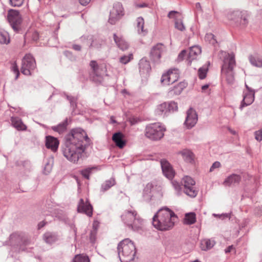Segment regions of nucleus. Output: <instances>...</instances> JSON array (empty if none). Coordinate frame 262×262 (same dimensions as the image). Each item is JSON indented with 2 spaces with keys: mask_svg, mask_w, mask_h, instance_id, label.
Segmentation results:
<instances>
[{
  "mask_svg": "<svg viewBox=\"0 0 262 262\" xmlns=\"http://www.w3.org/2000/svg\"><path fill=\"white\" fill-rule=\"evenodd\" d=\"M64 139L63 156L70 162L77 163L90 143V139L84 130L77 128L72 129Z\"/></svg>",
  "mask_w": 262,
  "mask_h": 262,
  "instance_id": "nucleus-1",
  "label": "nucleus"
},
{
  "mask_svg": "<svg viewBox=\"0 0 262 262\" xmlns=\"http://www.w3.org/2000/svg\"><path fill=\"white\" fill-rule=\"evenodd\" d=\"M177 219L173 211L167 207H163L154 216L152 225L159 230H168L173 228Z\"/></svg>",
  "mask_w": 262,
  "mask_h": 262,
  "instance_id": "nucleus-2",
  "label": "nucleus"
},
{
  "mask_svg": "<svg viewBox=\"0 0 262 262\" xmlns=\"http://www.w3.org/2000/svg\"><path fill=\"white\" fill-rule=\"evenodd\" d=\"M219 56L221 58H223L221 68L222 76L226 78L229 84H232L234 81L233 69L236 64L234 55L221 51Z\"/></svg>",
  "mask_w": 262,
  "mask_h": 262,
  "instance_id": "nucleus-3",
  "label": "nucleus"
},
{
  "mask_svg": "<svg viewBox=\"0 0 262 262\" xmlns=\"http://www.w3.org/2000/svg\"><path fill=\"white\" fill-rule=\"evenodd\" d=\"M118 252L121 262H131L135 256V246L129 239L126 238L118 244Z\"/></svg>",
  "mask_w": 262,
  "mask_h": 262,
  "instance_id": "nucleus-4",
  "label": "nucleus"
},
{
  "mask_svg": "<svg viewBox=\"0 0 262 262\" xmlns=\"http://www.w3.org/2000/svg\"><path fill=\"white\" fill-rule=\"evenodd\" d=\"M121 217L124 224L133 231H139L143 227V220L135 210H125Z\"/></svg>",
  "mask_w": 262,
  "mask_h": 262,
  "instance_id": "nucleus-5",
  "label": "nucleus"
},
{
  "mask_svg": "<svg viewBox=\"0 0 262 262\" xmlns=\"http://www.w3.org/2000/svg\"><path fill=\"white\" fill-rule=\"evenodd\" d=\"M227 18L231 23L237 27L245 28L248 24L249 14L245 10H233L227 15Z\"/></svg>",
  "mask_w": 262,
  "mask_h": 262,
  "instance_id": "nucleus-6",
  "label": "nucleus"
},
{
  "mask_svg": "<svg viewBox=\"0 0 262 262\" xmlns=\"http://www.w3.org/2000/svg\"><path fill=\"white\" fill-rule=\"evenodd\" d=\"M164 127L159 122L147 125L145 129V136L148 139L156 141L164 136Z\"/></svg>",
  "mask_w": 262,
  "mask_h": 262,
  "instance_id": "nucleus-7",
  "label": "nucleus"
},
{
  "mask_svg": "<svg viewBox=\"0 0 262 262\" xmlns=\"http://www.w3.org/2000/svg\"><path fill=\"white\" fill-rule=\"evenodd\" d=\"M201 53V49L199 46H194L190 48L188 53L187 54L186 50H184L179 54L178 60L181 61L187 55L186 61L188 65H190L192 61L195 59L197 56Z\"/></svg>",
  "mask_w": 262,
  "mask_h": 262,
  "instance_id": "nucleus-8",
  "label": "nucleus"
},
{
  "mask_svg": "<svg viewBox=\"0 0 262 262\" xmlns=\"http://www.w3.org/2000/svg\"><path fill=\"white\" fill-rule=\"evenodd\" d=\"M124 15V12L122 5L119 3H115L110 11L108 21L111 25H115L121 19Z\"/></svg>",
  "mask_w": 262,
  "mask_h": 262,
  "instance_id": "nucleus-9",
  "label": "nucleus"
},
{
  "mask_svg": "<svg viewBox=\"0 0 262 262\" xmlns=\"http://www.w3.org/2000/svg\"><path fill=\"white\" fill-rule=\"evenodd\" d=\"M182 184L184 187V193L191 198H194L198 194L195 187V182L191 177L185 176L182 180Z\"/></svg>",
  "mask_w": 262,
  "mask_h": 262,
  "instance_id": "nucleus-10",
  "label": "nucleus"
},
{
  "mask_svg": "<svg viewBox=\"0 0 262 262\" xmlns=\"http://www.w3.org/2000/svg\"><path fill=\"white\" fill-rule=\"evenodd\" d=\"M36 68V62L32 55H25L22 60L21 72L25 75H30L31 72Z\"/></svg>",
  "mask_w": 262,
  "mask_h": 262,
  "instance_id": "nucleus-11",
  "label": "nucleus"
},
{
  "mask_svg": "<svg viewBox=\"0 0 262 262\" xmlns=\"http://www.w3.org/2000/svg\"><path fill=\"white\" fill-rule=\"evenodd\" d=\"M7 18L13 29L15 31H18L22 21V16L19 12L14 10H10L8 13Z\"/></svg>",
  "mask_w": 262,
  "mask_h": 262,
  "instance_id": "nucleus-12",
  "label": "nucleus"
},
{
  "mask_svg": "<svg viewBox=\"0 0 262 262\" xmlns=\"http://www.w3.org/2000/svg\"><path fill=\"white\" fill-rule=\"evenodd\" d=\"M246 89L243 92V99L240 105V109L242 110L245 106L251 104L254 100L255 91L245 84Z\"/></svg>",
  "mask_w": 262,
  "mask_h": 262,
  "instance_id": "nucleus-13",
  "label": "nucleus"
},
{
  "mask_svg": "<svg viewBox=\"0 0 262 262\" xmlns=\"http://www.w3.org/2000/svg\"><path fill=\"white\" fill-rule=\"evenodd\" d=\"M242 176L236 173H232L228 176L224 180L223 185L225 187H235L239 185L242 182Z\"/></svg>",
  "mask_w": 262,
  "mask_h": 262,
  "instance_id": "nucleus-14",
  "label": "nucleus"
},
{
  "mask_svg": "<svg viewBox=\"0 0 262 262\" xmlns=\"http://www.w3.org/2000/svg\"><path fill=\"white\" fill-rule=\"evenodd\" d=\"M77 211L91 217L93 215V207L88 200L80 199L77 205Z\"/></svg>",
  "mask_w": 262,
  "mask_h": 262,
  "instance_id": "nucleus-15",
  "label": "nucleus"
},
{
  "mask_svg": "<svg viewBox=\"0 0 262 262\" xmlns=\"http://www.w3.org/2000/svg\"><path fill=\"white\" fill-rule=\"evenodd\" d=\"M164 48V46L161 43H158L153 47L150 53L151 60L155 62H159Z\"/></svg>",
  "mask_w": 262,
  "mask_h": 262,
  "instance_id": "nucleus-16",
  "label": "nucleus"
},
{
  "mask_svg": "<svg viewBox=\"0 0 262 262\" xmlns=\"http://www.w3.org/2000/svg\"><path fill=\"white\" fill-rule=\"evenodd\" d=\"M198 121V115L195 111L190 108L187 112V117L185 121V125L188 128L193 127Z\"/></svg>",
  "mask_w": 262,
  "mask_h": 262,
  "instance_id": "nucleus-17",
  "label": "nucleus"
},
{
  "mask_svg": "<svg viewBox=\"0 0 262 262\" xmlns=\"http://www.w3.org/2000/svg\"><path fill=\"white\" fill-rule=\"evenodd\" d=\"M160 163L164 176L169 179H172L174 177V172L170 163L165 159H162Z\"/></svg>",
  "mask_w": 262,
  "mask_h": 262,
  "instance_id": "nucleus-18",
  "label": "nucleus"
},
{
  "mask_svg": "<svg viewBox=\"0 0 262 262\" xmlns=\"http://www.w3.org/2000/svg\"><path fill=\"white\" fill-rule=\"evenodd\" d=\"M187 83L185 81L181 82L176 85L172 89H170L168 92V95L172 97L174 96L180 95L183 90L187 86Z\"/></svg>",
  "mask_w": 262,
  "mask_h": 262,
  "instance_id": "nucleus-19",
  "label": "nucleus"
},
{
  "mask_svg": "<svg viewBox=\"0 0 262 262\" xmlns=\"http://www.w3.org/2000/svg\"><path fill=\"white\" fill-rule=\"evenodd\" d=\"M59 144V141L56 138L51 136H48L46 137V146L52 151H56L58 149Z\"/></svg>",
  "mask_w": 262,
  "mask_h": 262,
  "instance_id": "nucleus-20",
  "label": "nucleus"
},
{
  "mask_svg": "<svg viewBox=\"0 0 262 262\" xmlns=\"http://www.w3.org/2000/svg\"><path fill=\"white\" fill-rule=\"evenodd\" d=\"M90 66L93 71V73L96 76L101 77L105 73V67L103 66L98 65L95 60L91 61Z\"/></svg>",
  "mask_w": 262,
  "mask_h": 262,
  "instance_id": "nucleus-21",
  "label": "nucleus"
},
{
  "mask_svg": "<svg viewBox=\"0 0 262 262\" xmlns=\"http://www.w3.org/2000/svg\"><path fill=\"white\" fill-rule=\"evenodd\" d=\"M59 239L58 235L55 232H46L43 235V239L47 244H53L58 241Z\"/></svg>",
  "mask_w": 262,
  "mask_h": 262,
  "instance_id": "nucleus-22",
  "label": "nucleus"
},
{
  "mask_svg": "<svg viewBox=\"0 0 262 262\" xmlns=\"http://www.w3.org/2000/svg\"><path fill=\"white\" fill-rule=\"evenodd\" d=\"M123 135L120 132L115 133L112 137L113 141L115 143L116 146L120 148H123L126 144L125 141L123 140Z\"/></svg>",
  "mask_w": 262,
  "mask_h": 262,
  "instance_id": "nucleus-23",
  "label": "nucleus"
},
{
  "mask_svg": "<svg viewBox=\"0 0 262 262\" xmlns=\"http://www.w3.org/2000/svg\"><path fill=\"white\" fill-rule=\"evenodd\" d=\"M139 71L141 74H148L151 70L149 61L145 58H142L139 63Z\"/></svg>",
  "mask_w": 262,
  "mask_h": 262,
  "instance_id": "nucleus-24",
  "label": "nucleus"
},
{
  "mask_svg": "<svg viewBox=\"0 0 262 262\" xmlns=\"http://www.w3.org/2000/svg\"><path fill=\"white\" fill-rule=\"evenodd\" d=\"M144 20L143 18L142 17H139L136 19V28L138 34L144 36L147 33V31L146 29L144 28Z\"/></svg>",
  "mask_w": 262,
  "mask_h": 262,
  "instance_id": "nucleus-25",
  "label": "nucleus"
},
{
  "mask_svg": "<svg viewBox=\"0 0 262 262\" xmlns=\"http://www.w3.org/2000/svg\"><path fill=\"white\" fill-rule=\"evenodd\" d=\"M11 120L13 126L18 130H26V125L24 124L20 118L18 117H12Z\"/></svg>",
  "mask_w": 262,
  "mask_h": 262,
  "instance_id": "nucleus-26",
  "label": "nucleus"
},
{
  "mask_svg": "<svg viewBox=\"0 0 262 262\" xmlns=\"http://www.w3.org/2000/svg\"><path fill=\"white\" fill-rule=\"evenodd\" d=\"M114 39L116 45L121 50L124 51L128 49L129 45L123 38L118 37L116 34H114Z\"/></svg>",
  "mask_w": 262,
  "mask_h": 262,
  "instance_id": "nucleus-27",
  "label": "nucleus"
},
{
  "mask_svg": "<svg viewBox=\"0 0 262 262\" xmlns=\"http://www.w3.org/2000/svg\"><path fill=\"white\" fill-rule=\"evenodd\" d=\"M215 242L213 239H205L201 242V248L202 250L206 251L212 248Z\"/></svg>",
  "mask_w": 262,
  "mask_h": 262,
  "instance_id": "nucleus-28",
  "label": "nucleus"
},
{
  "mask_svg": "<svg viewBox=\"0 0 262 262\" xmlns=\"http://www.w3.org/2000/svg\"><path fill=\"white\" fill-rule=\"evenodd\" d=\"M168 113L167 103H163L159 105L155 110V113L157 116L164 117Z\"/></svg>",
  "mask_w": 262,
  "mask_h": 262,
  "instance_id": "nucleus-29",
  "label": "nucleus"
},
{
  "mask_svg": "<svg viewBox=\"0 0 262 262\" xmlns=\"http://www.w3.org/2000/svg\"><path fill=\"white\" fill-rule=\"evenodd\" d=\"M181 155L183 159L187 162L191 163L193 161V154L189 150L184 149L179 152Z\"/></svg>",
  "mask_w": 262,
  "mask_h": 262,
  "instance_id": "nucleus-30",
  "label": "nucleus"
},
{
  "mask_svg": "<svg viewBox=\"0 0 262 262\" xmlns=\"http://www.w3.org/2000/svg\"><path fill=\"white\" fill-rule=\"evenodd\" d=\"M116 181L114 178H112L110 180L105 181L101 185V190L102 192L108 190L111 187L115 185Z\"/></svg>",
  "mask_w": 262,
  "mask_h": 262,
  "instance_id": "nucleus-31",
  "label": "nucleus"
},
{
  "mask_svg": "<svg viewBox=\"0 0 262 262\" xmlns=\"http://www.w3.org/2000/svg\"><path fill=\"white\" fill-rule=\"evenodd\" d=\"M10 41L9 33L4 30H0V43L7 45Z\"/></svg>",
  "mask_w": 262,
  "mask_h": 262,
  "instance_id": "nucleus-32",
  "label": "nucleus"
},
{
  "mask_svg": "<svg viewBox=\"0 0 262 262\" xmlns=\"http://www.w3.org/2000/svg\"><path fill=\"white\" fill-rule=\"evenodd\" d=\"M169 73V79L171 83L177 81L179 78V71L178 69H171L168 71Z\"/></svg>",
  "mask_w": 262,
  "mask_h": 262,
  "instance_id": "nucleus-33",
  "label": "nucleus"
},
{
  "mask_svg": "<svg viewBox=\"0 0 262 262\" xmlns=\"http://www.w3.org/2000/svg\"><path fill=\"white\" fill-rule=\"evenodd\" d=\"M196 221L195 214L193 212L188 213L185 214L184 223L187 225L194 224Z\"/></svg>",
  "mask_w": 262,
  "mask_h": 262,
  "instance_id": "nucleus-34",
  "label": "nucleus"
},
{
  "mask_svg": "<svg viewBox=\"0 0 262 262\" xmlns=\"http://www.w3.org/2000/svg\"><path fill=\"white\" fill-rule=\"evenodd\" d=\"M249 60L253 66L258 68L262 67V58L258 56H250Z\"/></svg>",
  "mask_w": 262,
  "mask_h": 262,
  "instance_id": "nucleus-35",
  "label": "nucleus"
},
{
  "mask_svg": "<svg viewBox=\"0 0 262 262\" xmlns=\"http://www.w3.org/2000/svg\"><path fill=\"white\" fill-rule=\"evenodd\" d=\"M154 188V185L152 183H148L143 190V196L146 199L148 200L151 196L150 193Z\"/></svg>",
  "mask_w": 262,
  "mask_h": 262,
  "instance_id": "nucleus-36",
  "label": "nucleus"
},
{
  "mask_svg": "<svg viewBox=\"0 0 262 262\" xmlns=\"http://www.w3.org/2000/svg\"><path fill=\"white\" fill-rule=\"evenodd\" d=\"M98 168L97 167L93 166L91 167H88L84 169L81 170V174L83 177L89 180L90 179V175L94 170H97Z\"/></svg>",
  "mask_w": 262,
  "mask_h": 262,
  "instance_id": "nucleus-37",
  "label": "nucleus"
},
{
  "mask_svg": "<svg viewBox=\"0 0 262 262\" xmlns=\"http://www.w3.org/2000/svg\"><path fill=\"white\" fill-rule=\"evenodd\" d=\"M73 262H90L89 257L85 254H77L73 258Z\"/></svg>",
  "mask_w": 262,
  "mask_h": 262,
  "instance_id": "nucleus-38",
  "label": "nucleus"
},
{
  "mask_svg": "<svg viewBox=\"0 0 262 262\" xmlns=\"http://www.w3.org/2000/svg\"><path fill=\"white\" fill-rule=\"evenodd\" d=\"M209 65V62L208 63L207 66H204L202 67L199 68L198 70V76L200 79H203L206 76L208 72V66Z\"/></svg>",
  "mask_w": 262,
  "mask_h": 262,
  "instance_id": "nucleus-39",
  "label": "nucleus"
},
{
  "mask_svg": "<svg viewBox=\"0 0 262 262\" xmlns=\"http://www.w3.org/2000/svg\"><path fill=\"white\" fill-rule=\"evenodd\" d=\"M104 44V41L102 39L99 38H95L92 40L90 47L97 49H99Z\"/></svg>",
  "mask_w": 262,
  "mask_h": 262,
  "instance_id": "nucleus-40",
  "label": "nucleus"
},
{
  "mask_svg": "<svg viewBox=\"0 0 262 262\" xmlns=\"http://www.w3.org/2000/svg\"><path fill=\"white\" fill-rule=\"evenodd\" d=\"M67 122H63L62 123L59 124L58 125L54 126L52 127V129L59 134L62 133L64 132L67 128Z\"/></svg>",
  "mask_w": 262,
  "mask_h": 262,
  "instance_id": "nucleus-41",
  "label": "nucleus"
},
{
  "mask_svg": "<svg viewBox=\"0 0 262 262\" xmlns=\"http://www.w3.org/2000/svg\"><path fill=\"white\" fill-rule=\"evenodd\" d=\"M205 39L206 41H208L209 43L212 45H215L217 43V41L214 38V35L211 33L206 34Z\"/></svg>",
  "mask_w": 262,
  "mask_h": 262,
  "instance_id": "nucleus-42",
  "label": "nucleus"
},
{
  "mask_svg": "<svg viewBox=\"0 0 262 262\" xmlns=\"http://www.w3.org/2000/svg\"><path fill=\"white\" fill-rule=\"evenodd\" d=\"M53 167V162L52 160L48 161L45 164L44 169H43V173L45 174H48L50 173Z\"/></svg>",
  "mask_w": 262,
  "mask_h": 262,
  "instance_id": "nucleus-43",
  "label": "nucleus"
},
{
  "mask_svg": "<svg viewBox=\"0 0 262 262\" xmlns=\"http://www.w3.org/2000/svg\"><path fill=\"white\" fill-rule=\"evenodd\" d=\"M169 73L168 71L167 73H164L162 75L161 78V82L163 85H169L171 84L170 79H169Z\"/></svg>",
  "mask_w": 262,
  "mask_h": 262,
  "instance_id": "nucleus-44",
  "label": "nucleus"
},
{
  "mask_svg": "<svg viewBox=\"0 0 262 262\" xmlns=\"http://www.w3.org/2000/svg\"><path fill=\"white\" fill-rule=\"evenodd\" d=\"M174 26L178 30L183 31L185 30V27L181 19H176L175 20Z\"/></svg>",
  "mask_w": 262,
  "mask_h": 262,
  "instance_id": "nucleus-45",
  "label": "nucleus"
},
{
  "mask_svg": "<svg viewBox=\"0 0 262 262\" xmlns=\"http://www.w3.org/2000/svg\"><path fill=\"white\" fill-rule=\"evenodd\" d=\"M167 110L169 112H173L178 110L177 103L173 101L167 103Z\"/></svg>",
  "mask_w": 262,
  "mask_h": 262,
  "instance_id": "nucleus-46",
  "label": "nucleus"
},
{
  "mask_svg": "<svg viewBox=\"0 0 262 262\" xmlns=\"http://www.w3.org/2000/svg\"><path fill=\"white\" fill-rule=\"evenodd\" d=\"M133 59L132 54H129L128 55H124L120 57V62L123 64H126Z\"/></svg>",
  "mask_w": 262,
  "mask_h": 262,
  "instance_id": "nucleus-47",
  "label": "nucleus"
},
{
  "mask_svg": "<svg viewBox=\"0 0 262 262\" xmlns=\"http://www.w3.org/2000/svg\"><path fill=\"white\" fill-rule=\"evenodd\" d=\"M9 1L12 6L19 7L22 5L24 0H9Z\"/></svg>",
  "mask_w": 262,
  "mask_h": 262,
  "instance_id": "nucleus-48",
  "label": "nucleus"
},
{
  "mask_svg": "<svg viewBox=\"0 0 262 262\" xmlns=\"http://www.w3.org/2000/svg\"><path fill=\"white\" fill-rule=\"evenodd\" d=\"M95 222L93 224V228L94 230L91 232L90 234V239L92 242H94L95 239V236L96 234V230H97V226Z\"/></svg>",
  "mask_w": 262,
  "mask_h": 262,
  "instance_id": "nucleus-49",
  "label": "nucleus"
},
{
  "mask_svg": "<svg viewBox=\"0 0 262 262\" xmlns=\"http://www.w3.org/2000/svg\"><path fill=\"white\" fill-rule=\"evenodd\" d=\"M12 71L16 74L15 79H17L18 78L19 72L18 70V67L15 62H14L11 67Z\"/></svg>",
  "mask_w": 262,
  "mask_h": 262,
  "instance_id": "nucleus-50",
  "label": "nucleus"
},
{
  "mask_svg": "<svg viewBox=\"0 0 262 262\" xmlns=\"http://www.w3.org/2000/svg\"><path fill=\"white\" fill-rule=\"evenodd\" d=\"M255 137L256 140L262 141V129L255 132Z\"/></svg>",
  "mask_w": 262,
  "mask_h": 262,
  "instance_id": "nucleus-51",
  "label": "nucleus"
},
{
  "mask_svg": "<svg viewBox=\"0 0 262 262\" xmlns=\"http://www.w3.org/2000/svg\"><path fill=\"white\" fill-rule=\"evenodd\" d=\"M221 166V163L220 162L218 161H216L213 163L211 167L210 168L209 171L212 172L215 169L218 168L220 167Z\"/></svg>",
  "mask_w": 262,
  "mask_h": 262,
  "instance_id": "nucleus-52",
  "label": "nucleus"
},
{
  "mask_svg": "<svg viewBox=\"0 0 262 262\" xmlns=\"http://www.w3.org/2000/svg\"><path fill=\"white\" fill-rule=\"evenodd\" d=\"M67 98L69 100L71 106H72L73 107L74 106H76V100L74 97L67 95Z\"/></svg>",
  "mask_w": 262,
  "mask_h": 262,
  "instance_id": "nucleus-53",
  "label": "nucleus"
},
{
  "mask_svg": "<svg viewBox=\"0 0 262 262\" xmlns=\"http://www.w3.org/2000/svg\"><path fill=\"white\" fill-rule=\"evenodd\" d=\"M171 183L174 189L179 191L181 189V186L180 184L176 181H172Z\"/></svg>",
  "mask_w": 262,
  "mask_h": 262,
  "instance_id": "nucleus-54",
  "label": "nucleus"
},
{
  "mask_svg": "<svg viewBox=\"0 0 262 262\" xmlns=\"http://www.w3.org/2000/svg\"><path fill=\"white\" fill-rule=\"evenodd\" d=\"M178 12L175 11H171L169 12L168 17L170 18H175L176 14H178Z\"/></svg>",
  "mask_w": 262,
  "mask_h": 262,
  "instance_id": "nucleus-55",
  "label": "nucleus"
},
{
  "mask_svg": "<svg viewBox=\"0 0 262 262\" xmlns=\"http://www.w3.org/2000/svg\"><path fill=\"white\" fill-rule=\"evenodd\" d=\"M79 1L80 3L82 5H86L88 4H89L91 1V0H79Z\"/></svg>",
  "mask_w": 262,
  "mask_h": 262,
  "instance_id": "nucleus-56",
  "label": "nucleus"
},
{
  "mask_svg": "<svg viewBox=\"0 0 262 262\" xmlns=\"http://www.w3.org/2000/svg\"><path fill=\"white\" fill-rule=\"evenodd\" d=\"M73 48L76 51H80L81 50V46L78 45H74L73 46Z\"/></svg>",
  "mask_w": 262,
  "mask_h": 262,
  "instance_id": "nucleus-57",
  "label": "nucleus"
},
{
  "mask_svg": "<svg viewBox=\"0 0 262 262\" xmlns=\"http://www.w3.org/2000/svg\"><path fill=\"white\" fill-rule=\"evenodd\" d=\"M45 225H46V223L44 221L40 222L38 224V229H40V228H42L43 227L45 226Z\"/></svg>",
  "mask_w": 262,
  "mask_h": 262,
  "instance_id": "nucleus-58",
  "label": "nucleus"
},
{
  "mask_svg": "<svg viewBox=\"0 0 262 262\" xmlns=\"http://www.w3.org/2000/svg\"><path fill=\"white\" fill-rule=\"evenodd\" d=\"M148 5L146 3H142L141 4H137L136 5V7L138 8H143L147 7Z\"/></svg>",
  "mask_w": 262,
  "mask_h": 262,
  "instance_id": "nucleus-59",
  "label": "nucleus"
},
{
  "mask_svg": "<svg viewBox=\"0 0 262 262\" xmlns=\"http://www.w3.org/2000/svg\"><path fill=\"white\" fill-rule=\"evenodd\" d=\"M233 246H229L228 247H227L225 250V253H229L231 252V250L233 249Z\"/></svg>",
  "mask_w": 262,
  "mask_h": 262,
  "instance_id": "nucleus-60",
  "label": "nucleus"
},
{
  "mask_svg": "<svg viewBox=\"0 0 262 262\" xmlns=\"http://www.w3.org/2000/svg\"><path fill=\"white\" fill-rule=\"evenodd\" d=\"M209 85L208 84L204 85L202 86V91H205L208 88Z\"/></svg>",
  "mask_w": 262,
  "mask_h": 262,
  "instance_id": "nucleus-61",
  "label": "nucleus"
},
{
  "mask_svg": "<svg viewBox=\"0 0 262 262\" xmlns=\"http://www.w3.org/2000/svg\"><path fill=\"white\" fill-rule=\"evenodd\" d=\"M34 37H33V39L34 40H36L38 38V35L37 33H34Z\"/></svg>",
  "mask_w": 262,
  "mask_h": 262,
  "instance_id": "nucleus-62",
  "label": "nucleus"
},
{
  "mask_svg": "<svg viewBox=\"0 0 262 262\" xmlns=\"http://www.w3.org/2000/svg\"><path fill=\"white\" fill-rule=\"evenodd\" d=\"M15 237V234H12L11 236H10V238L11 239H12L13 237Z\"/></svg>",
  "mask_w": 262,
  "mask_h": 262,
  "instance_id": "nucleus-63",
  "label": "nucleus"
},
{
  "mask_svg": "<svg viewBox=\"0 0 262 262\" xmlns=\"http://www.w3.org/2000/svg\"><path fill=\"white\" fill-rule=\"evenodd\" d=\"M231 133H232L233 134H235V131H231Z\"/></svg>",
  "mask_w": 262,
  "mask_h": 262,
  "instance_id": "nucleus-64",
  "label": "nucleus"
}]
</instances>
